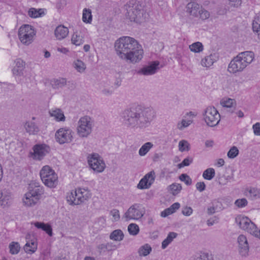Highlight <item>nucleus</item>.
<instances>
[{"instance_id":"obj_6","label":"nucleus","mask_w":260,"mask_h":260,"mask_svg":"<svg viewBox=\"0 0 260 260\" xmlns=\"http://www.w3.org/2000/svg\"><path fill=\"white\" fill-rule=\"evenodd\" d=\"M94 121L89 116H85L80 118L78 122L77 133L80 138H87L92 133Z\"/></svg>"},{"instance_id":"obj_21","label":"nucleus","mask_w":260,"mask_h":260,"mask_svg":"<svg viewBox=\"0 0 260 260\" xmlns=\"http://www.w3.org/2000/svg\"><path fill=\"white\" fill-rule=\"evenodd\" d=\"M217 60V56L216 54H211L202 59L201 64L202 67L207 68H210Z\"/></svg>"},{"instance_id":"obj_16","label":"nucleus","mask_w":260,"mask_h":260,"mask_svg":"<svg viewBox=\"0 0 260 260\" xmlns=\"http://www.w3.org/2000/svg\"><path fill=\"white\" fill-rule=\"evenodd\" d=\"M76 196V200L73 199L71 201L75 205H80L85 201L88 200L91 197L90 191L84 188H78L75 190V194Z\"/></svg>"},{"instance_id":"obj_32","label":"nucleus","mask_w":260,"mask_h":260,"mask_svg":"<svg viewBox=\"0 0 260 260\" xmlns=\"http://www.w3.org/2000/svg\"><path fill=\"white\" fill-rule=\"evenodd\" d=\"M252 29L260 38V13L256 14L253 20Z\"/></svg>"},{"instance_id":"obj_30","label":"nucleus","mask_w":260,"mask_h":260,"mask_svg":"<svg viewBox=\"0 0 260 260\" xmlns=\"http://www.w3.org/2000/svg\"><path fill=\"white\" fill-rule=\"evenodd\" d=\"M177 236V234L175 232H170L167 238L162 242L161 248L164 249L176 238Z\"/></svg>"},{"instance_id":"obj_10","label":"nucleus","mask_w":260,"mask_h":260,"mask_svg":"<svg viewBox=\"0 0 260 260\" xmlns=\"http://www.w3.org/2000/svg\"><path fill=\"white\" fill-rule=\"evenodd\" d=\"M145 210L142 205L136 203L129 207L123 216L126 221L129 220H138L144 215Z\"/></svg>"},{"instance_id":"obj_13","label":"nucleus","mask_w":260,"mask_h":260,"mask_svg":"<svg viewBox=\"0 0 260 260\" xmlns=\"http://www.w3.org/2000/svg\"><path fill=\"white\" fill-rule=\"evenodd\" d=\"M33 152H30L31 157L35 160H41L49 153L50 148L45 144H36L32 147Z\"/></svg>"},{"instance_id":"obj_28","label":"nucleus","mask_w":260,"mask_h":260,"mask_svg":"<svg viewBox=\"0 0 260 260\" xmlns=\"http://www.w3.org/2000/svg\"><path fill=\"white\" fill-rule=\"evenodd\" d=\"M24 127L26 132L29 134L35 135L39 132V127L32 121H27Z\"/></svg>"},{"instance_id":"obj_9","label":"nucleus","mask_w":260,"mask_h":260,"mask_svg":"<svg viewBox=\"0 0 260 260\" xmlns=\"http://www.w3.org/2000/svg\"><path fill=\"white\" fill-rule=\"evenodd\" d=\"M36 34V32L33 26L24 24L19 28L18 35L21 43L28 46L32 43Z\"/></svg>"},{"instance_id":"obj_12","label":"nucleus","mask_w":260,"mask_h":260,"mask_svg":"<svg viewBox=\"0 0 260 260\" xmlns=\"http://www.w3.org/2000/svg\"><path fill=\"white\" fill-rule=\"evenodd\" d=\"M74 132L67 127H61L55 133V138L60 144L71 143L73 139Z\"/></svg>"},{"instance_id":"obj_52","label":"nucleus","mask_w":260,"mask_h":260,"mask_svg":"<svg viewBox=\"0 0 260 260\" xmlns=\"http://www.w3.org/2000/svg\"><path fill=\"white\" fill-rule=\"evenodd\" d=\"M110 215L112 216L114 221H117L120 219V214L119 210L114 209L110 211Z\"/></svg>"},{"instance_id":"obj_1","label":"nucleus","mask_w":260,"mask_h":260,"mask_svg":"<svg viewBox=\"0 0 260 260\" xmlns=\"http://www.w3.org/2000/svg\"><path fill=\"white\" fill-rule=\"evenodd\" d=\"M116 54L120 58L132 63L139 62L143 58V50L134 38L122 37L115 43Z\"/></svg>"},{"instance_id":"obj_8","label":"nucleus","mask_w":260,"mask_h":260,"mask_svg":"<svg viewBox=\"0 0 260 260\" xmlns=\"http://www.w3.org/2000/svg\"><path fill=\"white\" fill-rule=\"evenodd\" d=\"M40 177L44 184L49 187H55L58 183V177L49 166H45L40 172Z\"/></svg>"},{"instance_id":"obj_22","label":"nucleus","mask_w":260,"mask_h":260,"mask_svg":"<svg viewBox=\"0 0 260 260\" xmlns=\"http://www.w3.org/2000/svg\"><path fill=\"white\" fill-rule=\"evenodd\" d=\"M69 29L63 25H58L54 30V35L58 40H62L68 35Z\"/></svg>"},{"instance_id":"obj_45","label":"nucleus","mask_w":260,"mask_h":260,"mask_svg":"<svg viewBox=\"0 0 260 260\" xmlns=\"http://www.w3.org/2000/svg\"><path fill=\"white\" fill-rule=\"evenodd\" d=\"M189 144L188 142L186 140H181L179 143V150L181 152L189 150Z\"/></svg>"},{"instance_id":"obj_11","label":"nucleus","mask_w":260,"mask_h":260,"mask_svg":"<svg viewBox=\"0 0 260 260\" xmlns=\"http://www.w3.org/2000/svg\"><path fill=\"white\" fill-rule=\"evenodd\" d=\"M203 116L207 125L211 127L217 125L220 120V115L218 111L212 106H208L204 110Z\"/></svg>"},{"instance_id":"obj_39","label":"nucleus","mask_w":260,"mask_h":260,"mask_svg":"<svg viewBox=\"0 0 260 260\" xmlns=\"http://www.w3.org/2000/svg\"><path fill=\"white\" fill-rule=\"evenodd\" d=\"M10 253L12 254H17L19 253L20 246L19 244L16 242H12L9 245Z\"/></svg>"},{"instance_id":"obj_33","label":"nucleus","mask_w":260,"mask_h":260,"mask_svg":"<svg viewBox=\"0 0 260 260\" xmlns=\"http://www.w3.org/2000/svg\"><path fill=\"white\" fill-rule=\"evenodd\" d=\"M123 238L124 234L121 230H115L110 235V239L117 241L122 240Z\"/></svg>"},{"instance_id":"obj_54","label":"nucleus","mask_w":260,"mask_h":260,"mask_svg":"<svg viewBox=\"0 0 260 260\" xmlns=\"http://www.w3.org/2000/svg\"><path fill=\"white\" fill-rule=\"evenodd\" d=\"M41 227L40 229L46 232L49 236H52V228L50 225L44 223V226H42Z\"/></svg>"},{"instance_id":"obj_59","label":"nucleus","mask_w":260,"mask_h":260,"mask_svg":"<svg viewBox=\"0 0 260 260\" xmlns=\"http://www.w3.org/2000/svg\"><path fill=\"white\" fill-rule=\"evenodd\" d=\"M218 222V219L216 217H214L213 218H211L207 220V224L208 226H212L215 223Z\"/></svg>"},{"instance_id":"obj_34","label":"nucleus","mask_w":260,"mask_h":260,"mask_svg":"<svg viewBox=\"0 0 260 260\" xmlns=\"http://www.w3.org/2000/svg\"><path fill=\"white\" fill-rule=\"evenodd\" d=\"M151 251L152 248L151 246L148 244H145L139 248L138 253L140 256H146L149 254Z\"/></svg>"},{"instance_id":"obj_31","label":"nucleus","mask_w":260,"mask_h":260,"mask_svg":"<svg viewBox=\"0 0 260 260\" xmlns=\"http://www.w3.org/2000/svg\"><path fill=\"white\" fill-rule=\"evenodd\" d=\"M153 147V144L151 142H148L144 143L139 150V155L141 156H145Z\"/></svg>"},{"instance_id":"obj_48","label":"nucleus","mask_w":260,"mask_h":260,"mask_svg":"<svg viewBox=\"0 0 260 260\" xmlns=\"http://www.w3.org/2000/svg\"><path fill=\"white\" fill-rule=\"evenodd\" d=\"M179 179L183 182H184L187 185H190L192 183V180L190 177L186 174H182L179 176Z\"/></svg>"},{"instance_id":"obj_56","label":"nucleus","mask_w":260,"mask_h":260,"mask_svg":"<svg viewBox=\"0 0 260 260\" xmlns=\"http://www.w3.org/2000/svg\"><path fill=\"white\" fill-rule=\"evenodd\" d=\"M252 128L254 135L260 136V123L259 122L256 123L253 125Z\"/></svg>"},{"instance_id":"obj_35","label":"nucleus","mask_w":260,"mask_h":260,"mask_svg":"<svg viewBox=\"0 0 260 260\" xmlns=\"http://www.w3.org/2000/svg\"><path fill=\"white\" fill-rule=\"evenodd\" d=\"M82 20L84 22L90 23L92 21L91 10L85 8L83 10Z\"/></svg>"},{"instance_id":"obj_38","label":"nucleus","mask_w":260,"mask_h":260,"mask_svg":"<svg viewBox=\"0 0 260 260\" xmlns=\"http://www.w3.org/2000/svg\"><path fill=\"white\" fill-rule=\"evenodd\" d=\"M215 170L213 168H208L203 173V177L206 180H211L215 176Z\"/></svg>"},{"instance_id":"obj_53","label":"nucleus","mask_w":260,"mask_h":260,"mask_svg":"<svg viewBox=\"0 0 260 260\" xmlns=\"http://www.w3.org/2000/svg\"><path fill=\"white\" fill-rule=\"evenodd\" d=\"M193 212L192 209L190 207L185 206L182 208V213L185 216H190Z\"/></svg>"},{"instance_id":"obj_17","label":"nucleus","mask_w":260,"mask_h":260,"mask_svg":"<svg viewBox=\"0 0 260 260\" xmlns=\"http://www.w3.org/2000/svg\"><path fill=\"white\" fill-rule=\"evenodd\" d=\"M155 180V173L153 171L150 172L141 179L137 185L139 189H144L150 188Z\"/></svg>"},{"instance_id":"obj_19","label":"nucleus","mask_w":260,"mask_h":260,"mask_svg":"<svg viewBox=\"0 0 260 260\" xmlns=\"http://www.w3.org/2000/svg\"><path fill=\"white\" fill-rule=\"evenodd\" d=\"M49 114L50 116L53 117L56 121H64L66 120L63 112L60 109H51L49 111Z\"/></svg>"},{"instance_id":"obj_14","label":"nucleus","mask_w":260,"mask_h":260,"mask_svg":"<svg viewBox=\"0 0 260 260\" xmlns=\"http://www.w3.org/2000/svg\"><path fill=\"white\" fill-rule=\"evenodd\" d=\"M88 164L92 169L97 172H102L105 168V164L97 153H93L88 157Z\"/></svg>"},{"instance_id":"obj_51","label":"nucleus","mask_w":260,"mask_h":260,"mask_svg":"<svg viewBox=\"0 0 260 260\" xmlns=\"http://www.w3.org/2000/svg\"><path fill=\"white\" fill-rule=\"evenodd\" d=\"M200 11V12H199V16L201 19L205 20L209 17L210 14L208 11L202 9V8H201Z\"/></svg>"},{"instance_id":"obj_61","label":"nucleus","mask_w":260,"mask_h":260,"mask_svg":"<svg viewBox=\"0 0 260 260\" xmlns=\"http://www.w3.org/2000/svg\"><path fill=\"white\" fill-rule=\"evenodd\" d=\"M228 182L227 177H220L218 179V183L220 185H225Z\"/></svg>"},{"instance_id":"obj_58","label":"nucleus","mask_w":260,"mask_h":260,"mask_svg":"<svg viewBox=\"0 0 260 260\" xmlns=\"http://www.w3.org/2000/svg\"><path fill=\"white\" fill-rule=\"evenodd\" d=\"M172 213H173V212L171 210V208L169 207L161 212V216L162 217H165Z\"/></svg>"},{"instance_id":"obj_20","label":"nucleus","mask_w":260,"mask_h":260,"mask_svg":"<svg viewBox=\"0 0 260 260\" xmlns=\"http://www.w3.org/2000/svg\"><path fill=\"white\" fill-rule=\"evenodd\" d=\"M201 8V7L198 4L195 2H190L188 3L186 6V12L190 15L197 17H199Z\"/></svg>"},{"instance_id":"obj_29","label":"nucleus","mask_w":260,"mask_h":260,"mask_svg":"<svg viewBox=\"0 0 260 260\" xmlns=\"http://www.w3.org/2000/svg\"><path fill=\"white\" fill-rule=\"evenodd\" d=\"M44 11L43 9H37L34 8H31L28 11V16L34 18L42 17L44 15Z\"/></svg>"},{"instance_id":"obj_5","label":"nucleus","mask_w":260,"mask_h":260,"mask_svg":"<svg viewBox=\"0 0 260 260\" xmlns=\"http://www.w3.org/2000/svg\"><path fill=\"white\" fill-rule=\"evenodd\" d=\"M126 16L131 21L139 22L143 17V7L138 2H129L126 6Z\"/></svg>"},{"instance_id":"obj_55","label":"nucleus","mask_w":260,"mask_h":260,"mask_svg":"<svg viewBox=\"0 0 260 260\" xmlns=\"http://www.w3.org/2000/svg\"><path fill=\"white\" fill-rule=\"evenodd\" d=\"M197 189L199 190L200 192L203 191L206 188V185L204 182H197L196 185Z\"/></svg>"},{"instance_id":"obj_27","label":"nucleus","mask_w":260,"mask_h":260,"mask_svg":"<svg viewBox=\"0 0 260 260\" xmlns=\"http://www.w3.org/2000/svg\"><path fill=\"white\" fill-rule=\"evenodd\" d=\"M24 67V62L19 58L15 61V66L13 69V74L16 76H20L22 74V71Z\"/></svg>"},{"instance_id":"obj_57","label":"nucleus","mask_w":260,"mask_h":260,"mask_svg":"<svg viewBox=\"0 0 260 260\" xmlns=\"http://www.w3.org/2000/svg\"><path fill=\"white\" fill-rule=\"evenodd\" d=\"M102 93L107 96L111 95L113 93V89L111 87H106L102 89Z\"/></svg>"},{"instance_id":"obj_49","label":"nucleus","mask_w":260,"mask_h":260,"mask_svg":"<svg viewBox=\"0 0 260 260\" xmlns=\"http://www.w3.org/2000/svg\"><path fill=\"white\" fill-rule=\"evenodd\" d=\"M75 194V190H73L70 192H69L66 197L67 201L70 205H75L74 203L71 201H73V199L76 200V196H74Z\"/></svg>"},{"instance_id":"obj_4","label":"nucleus","mask_w":260,"mask_h":260,"mask_svg":"<svg viewBox=\"0 0 260 260\" xmlns=\"http://www.w3.org/2000/svg\"><path fill=\"white\" fill-rule=\"evenodd\" d=\"M44 193V188L39 182L33 181L30 183L28 191L23 199L24 204L28 207L36 205Z\"/></svg>"},{"instance_id":"obj_47","label":"nucleus","mask_w":260,"mask_h":260,"mask_svg":"<svg viewBox=\"0 0 260 260\" xmlns=\"http://www.w3.org/2000/svg\"><path fill=\"white\" fill-rule=\"evenodd\" d=\"M248 204L247 200L245 198L237 199L235 202V205L238 208H243Z\"/></svg>"},{"instance_id":"obj_23","label":"nucleus","mask_w":260,"mask_h":260,"mask_svg":"<svg viewBox=\"0 0 260 260\" xmlns=\"http://www.w3.org/2000/svg\"><path fill=\"white\" fill-rule=\"evenodd\" d=\"M11 199L10 192L7 190H0V206L4 207L8 206Z\"/></svg>"},{"instance_id":"obj_37","label":"nucleus","mask_w":260,"mask_h":260,"mask_svg":"<svg viewBox=\"0 0 260 260\" xmlns=\"http://www.w3.org/2000/svg\"><path fill=\"white\" fill-rule=\"evenodd\" d=\"M74 68L80 73H83L86 69V65L80 60H76L73 62Z\"/></svg>"},{"instance_id":"obj_62","label":"nucleus","mask_w":260,"mask_h":260,"mask_svg":"<svg viewBox=\"0 0 260 260\" xmlns=\"http://www.w3.org/2000/svg\"><path fill=\"white\" fill-rule=\"evenodd\" d=\"M230 4L234 7H238L241 4V0H228Z\"/></svg>"},{"instance_id":"obj_3","label":"nucleus","mask_w":260,"mask_h":260,"mask_svg":"<svg viewBox=\"0 0 260 260\" xmlns=\"http://www.w3.org/2000/svg\"><path fill=\"white\" fill-rule=\"evenodd\" d=\"M254 58V54L252 51L241 52L231 61L228 71L233 74L241 72L252 62Z\"/></svg>"},{"instance_id":"obj_24","label":"nucleus","mask_w":260,"mask_h":260,"mask_svg":"<svg viewBox=\"0 0 260 260\" xmlns=\"http://www.w3.org/2000/svg\"><path fill=\"white\" fill-rule=\"evenodd\" d=\"M84 35L81 30H76L72 36V43L76 46H80L84 43Z\"/></svg>"},{"instance_id":"obj_26","label":"nucleus","mask_w":260,"mask_h":260,"mask_svg":"<svg viewBox=\"0 0 260 260\" xmlns=\"http://www.w3.org/2000/svg\"><path fill=\"white\" fill-rule=\"evenodd\" d=\"M50 84L53 89H58L66 85L67 80L66 79L63 78L53 79L50 81Z\"/></svg>"},{"instance_id":"obj_43","label":"nucleus","mask_w":260,"mask_h":260,"mask_svg":"<svg viewBox=\"0 0 260 260\" xmlns=\"http://www.w3.org/2000/svg\"><path fill=\"white\" fill-rule=\"evenodd\" d=\"M127 230L130 235H137L140 231L139 226L136 223H131L128 225Z\"/></svg>"},{"instance_id":"obj_2","label":"nucleus","mask_w":260,"mask_h":260,"mask_svg":"<svg viewBox=\"0 0 260 260\" xmlns=\"http://www.w3.org/2000/svg\"><path fill=\"white\" fill-rule=\"evenodd\" d=\"M154 116L153 110L141 106L125 110L122 113L123 124L132 128H145L148 127Z\"/></svg>"},{"instance_id":"obj_40","label":"nucleus","mask_w":260,"mask_h":260,"mask_svg":"<svg viewBox=\"0 0 260 260\" xmlns=\"http://www.w3.org/2000/svg\"><path fill=\"white\" fill-rule=\"evenodd\" d=\"M249 197L252 200L260 198V190L255 187H250L248 190Z\"/></svg>"},{"instance_id":"obj_44","label":"nucleus","mask_w":260,"mask_h":260,"mask_svg":"<svg viewBox=\"0 0 260 260\" xmlns=\"http://www.w3.org/2000/svg\"><path fill=\"white\" fill-rule=\"evenodd\" d=\"M192 122V120H186L184 119H182L181 121L177 123V127L179 130H182L184 128L188 126L190 124H191Z\"/></svg>"},{"instance_id":"obj_15","label":"nucleus","mask_w":260,"mask_h":260,"mask_svg":"<svg viewBox=\"0 0 260 260\" xmlns=\"http://www.w3.org/2000/svg\"><path fill=\"white\" fill-rule=\"evenodd\" d=\"M159 62L154 61L150 62L148 65L144 66L138 71L137 73L140 75L151 76L155 74L159 69Z\"/></svg>"},{"instance_id":"obj_7","label":"nucleus","mask_w":260,"mask_h":260,"mask_svg":"<svg viewBox=\"0 0 260 260\" xmlns=\"http://www.w3.org/2000/svg\"><path fill=\"white\" fill-rule=\"evenodd\" d=\"M235 221L240 229L260 239V230L257 231L256 225L248 217L239 215L236 217Z\"/></svg>"},{"instance_id":"obj_18","label":"nucleus","mask_w":260,"mask_h":260,"mask_svg":"<svg viewBox=\"0 0 260 260\" xmlns=\"http://www.w3.org/2000/svg\"><path fill=\"white\" fill-rule=\"evenodd\" d=\"M238 250L241 255L246 256L248 255L249 247L246 237L244 235H240L237 238Z\"/></svg>"},{"instance_id":"obj_60","label":"nucleus","mask_w":260,"mask_h":260,"mask_svg":"<svg viewBox=\"0 0 260 260\" xmlns=\"http://www.w3.org/2000/svg\"><path fill=\"white\" fill-rule=\"evenodd\" d=\"M180 204L179 203H175L172 204L170 208L171 210L173 212V213L175 212L177 210H178L180 208Z\"/></svg>"},{"instance_id":"obj_41","label":"nucleus","mask_w":260,"mask_h":260,"mask_svg":"<svg viewBox=\"0 0 260 260\" xmlns=\"http://www.w3.org/2000/svg\"><path fill=\"white\" fill-rule=\"evenodd\" d=\"M220 104L224 107L231 108L236 105V101L234 99L225 98L220 101Z\"/></svg>"},{"instance_id":"obj_46","label":"nucleus","mask_w":260,"mask_h":260,"mask_svg":"<svg viewBox=\"0 0 260 260\" xmlns=\"http://www.w3.org/2000/svg\"><path fill=\"white\" fill-rule=\"evenodd\" d=\"M239 154V150L236 146H233L228 151L227 155L230 158H235Z\"/></svg>"},{"instance_id":"obj_36","label":"nucleus","mask_w":260,"mask_h":260,"mask_svg":"<svg viewBox=\"0 0 260 260\" xmlns=\"http://www.w3.org/2000/svg\"><path fill=\"white\" fill-rule=\"evenodd\" d=\"M189 48L191 51L195 53H199L203 50L204 47L200 42H197L189 45Z\"/></svg>"},{"instance_id":"obj_64","label":"nucleus","mask_w":260,"mask_h":260,"mask_svg":"<svg viewBox=\"0 0 260 260\" xmlns=\"http://www.w3.org/2000/svg\"><path fill=\"white\" fill-rule=\"evenodd\" d=\"M215 212V208L214 207H210L207 209V213L209 215H212Z\"/></svg>"},{"instance_id":"obj_50","label":"nucleus","mask_w":260,"mask_h":260,"mask_svg":"<svg viewBox=\"0 0 260 260\" xmlns=\"http://www.w3.org/2000/svg\"><path fill=\"white\" fill-rule=\"evenodd\" d=\"M192 161L193 159L191 157L185 158L181 163L178 165V167L180 169L185 166H188Z\"/></svg>"},{"instance_id":"obj_25","label":"nucleus","mask_w":260,"mask_h":260,"mask_svg":"<svg viewBox=\"0 0 260 260\" xmlns=\"http://www.w3.org/2000/svg\"><path fill=\"white\" fill-rule=\"evenodd\" d=\"M37 249V243L35 239L27 241L24 246V251L29 254L34 253Z\"/></svg>"},{"instance_id":"obj_42","label":"nucleus","mask_w":260,"mask_h":260,"mask_svg":"<svg viewBox=\"0 0 260 260\" xmlns=\"http://www.w3.org/2000/svg\"><path fill=\"white\" fill-rule=\"evenodd\" d=\"M169 189L171 193L174 196L178 194L182 189V186L180 184L173 183L169 186Z\"/></svg>"},{"instance_id":"obj_63","label":"nucleus","mask_w":260,"mask_h":260,"mask_svg":"<svg viewBox=\"0 0 260 260\" xmlns=\"http://www.w3.org/2000/svg\"><path fill=\"white\" fill-rule=\"evenodd\" d=\"M194 260H209L208 258V256L206 254H203L201 255L199 257H197Z\"/></svg>"}]
</instances>
